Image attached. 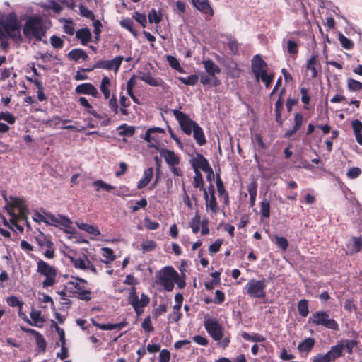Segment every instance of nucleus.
Returning a JSON list of instances; mask_svg holds the SVG:
<instances>
[{"instance_id":"f257e3e1","label":"nucleus","mask_w":362,"mask_h":362,"mask_svg":"<svg viewBox=\"0 0 362 362\" xmlns=\"http://www.w3.org/2000/svg\"><path fill=\"white\" fill-rule=\"evenodd\" d=\"M21 23L14 13H10L0 20V40L11 38L17 44L23 42Z\"/></svg>"},{"instance_id":"f03ea898","label":"nucleus","mask_w":362,"mask_h":362,"mask_svg":"<svg viewBox=\"0 0 362 362\" xmlns=\"http://www.w3.org/2000/svg\"><path fill=\"white\" fill-rule=\"evenodd\" d=\"M22 30L25 37L29 41L34 40L40 42L47 33L42 17L37 16L28 17Z\"/></svg>"},{"instance_id":"7ed1b4c3","label":"nucleus","mask_w":362,"mask_h":362,"mask_svg":"<svg viewBox=\"0 0 362 362\" xmlns=\"http://www.w3.org/2000/svg\"><path fill=\"white\" fill-rule=\"evenodd\" d=\"M267 64L259 54L255 55L251 60V71L257 82L264 83L266 88H269L274 78L273 72H267Z\"/></svg>"},{"instance_id":"20e7f679","label":"nucleus","mask_w":362,"mask_h":362,"mask_svg":"<svg viewBox=\"0 0 362 362\" xmlns=\"http://www.w3.org/2000/svg\"><path fill=\"white\" fill-rule=\"evenodd\" d=\"M204 325L209 336L214 341H218L221 347L226 349L229 346L230 336L229 334L224 336V328L216 320L205 319Z\"/></svg>"},{"instance_id":"39448f33","label":"nucleus","mask_w":362,"mask_h":362,"mask_svg":"<svg viewBox=\"0 0 362 362\" xmlns=\"http://www.w3.org/2000/svg\"><path fill=\"white\" fill-rule=\"evenodd\" d=\"M88 281L78 276H71V280L65 285V290L76 295L83 300L89 301L91 300V291L87 288Z\"/></svg>"},{"instance_id":"423d86ee","label":"nucleus","mask_w":362,"mask_h":362,"mask_svg":"<svg viewBox=\"0 0 362 362\" xmlns=\"http://www.w3.org/2000/svg\"><path fill=\"white\" fill-rule=\"evenodd\" d=\"M36 272L38 274L45 277L42 282V286L44 288L53 286L57 281V269L54 267L49 264L42 259H39L37 262Z\"/></svg>"},{"instance_id":"0eeeda50","label":"nucleus","mask_w":362,"mask_h":362,"mask_svg":"<svg viewBox=\"0 0 362 362\" xmlns=\"http://www.w3.org/2000/svg\"><path fill=\"white\" fill-rule=\"evenodd\" d=\"M308 322L315 326H322L333 331L339 330L338 322L329 317V311L319 310L313 313Z\"/></svg>"},{"instance_id":"6e6552de","label":"nucleus","mask_w":362,"mask_h":362,"mask_svg":"<svg viewBox=\"0 0 362 362\" xmlns=\"http://www.w3.org/2000/svg\"><path fill=\"white\" fill-rule=\"evenodd\" d=\"M267 280L251 279L244 287L245 293L252 298H264L267 296Z\"/></svg>"},{"instance_id":"1a4fd4ad","label":"nucleus","mask_w":362,"mask_h":362,"mask_svg":"<svg viewBox=\"0 0 362 362\" xmlns=\"http://www.w3.org/2000/svg\"><path fill=\"white\" fill-rule=\"evenodd\" d=\"M179 274L171 266L163 267L158 274V284L167 291H172L174 288L175 281L177 280Z\"/></svg>"},{"instance_id":"9d476101","label":"nucleus","mask_w":362,"mask_h":362,"mask_svg":"<svg viewBox=\"0 0 362 362\" xmlns=\"http://www.w3.org/2000/svg\"><path fill=\"white\" fill-rule=\"evenodd\" d=\"M124 60L122 56H116L111 60H99L96 62L91 68H87L83 69V71L90 72L95 69H103L108 71H113L117 74L121 66V64Z\"/></svg>"},{"instance_id":"9b49d317","label":"nucleus","mask_w":362,"mask_h":362,"mask_svg":"<svg viewBox=\"0 0 362 362\" xmlns=\"http://www.w3.org/2000/svg\"><path fill=\"white\" fill-rule=\"evenodd\" d=\"M174 117L179 123V125L182 132L187 135H191L192 130L196 124H198L195 121L192 120L190 117L183 112L178 110H171Z\"/></svg>"},{"instance_id":"f8f14e48","label":"nucleus","mask_w":362,"mask_h":362,"mask_svg":"<svg viewBox=\"0 0 362 362\" xmlns=\"http://www.w3.org/2000/svg\"><path fill=\"white\" fill-rule=\"evenodd\" d=\"M149 297L144 293L141 294V299L139 300L138 296L136 295L135 287H132L129 296V302L134 308V310L137 315H140L143 313L142 308L146 307L149 303Z\"/></svg>"},{"instance_id":"ddd939ff","label":"nucleus","mask_w":362,"mask_h":362,"mask_svg":"<svg viewBox=\"0 0 362 362\" xmlns=\"http://www.w3.org/2000/svg\"><path fill=\"white\" fill-rule=\"evenodd\" d=\"M45 223L55 227H63L66 233H73L71 231V229H73L72 221L65 216L59 215L57 217L51 214L46 213Z\"/></svg>"},{"instance_id":"4468645a","label":"nucleus","mask_w":362,"mask_h":362,"mask_svg":"<svg viewBox=\"0 0 362 362\" xmlns=\"http://www.w3.org/2000/svg\"><path fill=\"white\" fill-rule=\"evenodd\" d=\"M70 262L77 269L89 270L93 274H98L97 269L84 254L77 257H71Z\"/></svg>"},{"instance_id":"2eb2a0df","label":"nucleus","mask_w":362,"mask_h":362,"mask_svg":"<svg viewBox=\"0 0 362 362\" xmlns=\"http://www.w3.org/2000/svg\"><path fill=\"white\" fill-rule=\"evenodd\" d=\"M305 69L310 71L311 78H316L318 76V73L321 71V64L319 62L317 53H313L310 59L307 60Z\"/></svg>"},{"instance_id":"dca6fc26","label":"nucleus","mask_w":362,"mask_h":362,"mask_svg":"<svg viewBox=\"0 0 362 362\" xmlns=\"http://www.w3.org/2000/svg\"><path fill=\"white\" fill-rule=\"evenodd\" d=\"M192 165L193 167L194 171L199 170L201 169L202 171H209L211 170V166L209 165L207 159L201 153H197L196 158H194L191 160Z\"/></svg>"},{"instance_id":"f3484780","label":"nucleus","mask_w":362,"mask_h":362,"mask_svg":"<svg viewBox=\"0 0 362 362\" xmlns=\"http://www.w3.org/2000/svg\"><path fill=\"white\" fill-rule=\"evenodd\" d=\"M75 91L77 94L90 95L94 98L99 97V93L97 88L90 83H84L78 85Z\"/></svg>"},{"instance_id":"a211bd4d","label":"nucleus","mask_w":362,"mask_h":362,"mask_svg":"<svg viewBox=\"0 0 362 362\" xmlns=\"http://www.w3.org/2000/svg\"><path fill=\"white\" fill-rule=\"evenodd\" d=\"M344 346L342 342H338L336 345L332 346L330 349L325 354L330 362L334 361L336 359L343 356Z\"/></svg>"},{"instance_id":"6ab92c4d","label":"nucleus","mask_w":362,"mask_h":362,"mask_svg":"<svg viewBox=\"0 0 362 362\" xmlns=\"http://www.w3.org/2000/svg\"><path fill=\"white\" fill-rule=\"evenodd\" d=\"M191 2L203 14L209 15V17L213 16L214 11L209 3V0H191Z\"/></svg>"},{"instance_id":"aec40b11","label":"nucleus","mask_w":362,"mask_h":362,"mask_svg":"<svg viewBox=\"0 0 362 362\" xmlns=\"http://www.w3.org/2000/svg\"><path fill=\"white\" fill-rule=\"evenodd\" d=\"M92 324L96 327L97 328L102 329V330H112L117 329V330L122 329L123 327H124L127 323L125 320L119 322V323H107V324H100L95 321L93 318L90 319Z\"/></svg>"},{"instance_id":"412c9836","label":"nucleus","mask_w":362,"mask_h":362,"mask_svg":"<svg viewBox=\"0 0 362 362\" xmlns=\"http://www.w3.org/2000/svg\"><path fill=\"white\" fill-rule=\"evenodd\" d=\"M161 156L164 157L165 162L170 167L176 166L180 163L179 157L171 150L164 149L161 153Z\"/></svg>"},{"instance_id":"4be33fe9","label":"nucleus","mask_w":362,"mask_h":362,"mask_svg":"<svg viewBox=\"0 0 362 362\" xmlns=\"http://www.w3.org/2000/svg\"><path fill=\"white\" fill-rule=\"evenodd\" d=\"M140 78L147 84L151 86H163L164 82L161 78H156L152 76V75L147 72L141 73Z\"/></svg>"},{"instance_id":"5701e85b","label":"nucleus","mask_w":362,"mask_h":362,"mask_svg":"<svg viewBox=\"0 0 362 362\" xmlns=\"http://www.w3.org/2000/svg\"><path fill=\"white\" fill-rule=\"evenodd\" d=\"M202 64L206 73L211 77H214L216 74H219L221 72V69L219 66L211 59L204 60Z\"/></svg>"},{"instance_id":"b1692460","label":"nucleus","mask_w":362,"mask_h":362,"mask_svg":"<svg viewBox=\"0 0 362 362\" xmlns=\"http://www.w3.org/2000/svg\"><path fill=\"white\" fill-rule=\"evenodd\" d=\"M315 344V339L313 337H308L298 344L297 349L299 352L308 354L313 349Z\"/></svg>"},{"instance_id":"393cba45","label":"nucleus","mask_w":362,"mask_h":362,"mask_svg":"<svg viewBox=\"0 0 362 362\" xmlns=\"http://www.w3.org/2000/svg\"><path fill=\"white\" fill-rule=\"evenodd\" d=\"M76 37L81 40L83 45H86L92 38V35L88 28H81L76 32Z\"/></svg>"},{"instance_id":"a878e982","label":"nucleus","mask_w":362,"mask_h":362,"mask_svg":"<svg viewBox=\"0 0 362 362\" xmlns=\"http://www.w3.org/2000/svg\"><path fill=\"white\" fill-rule=\"evenodd\" d=\"M78 103L82 107H85L88 113L93 115L94 117L100 119L104 117L102 115L98 113L94 110L93 107L90 104L88 100L85 97H80L78 99Z\"/></svg>"},{"instance_id":"bb28decb","label":"nucleus","mask_w":362,"mask_h":362,"mask_svg":"<svg viewBox=\"0 0 362 362\" xmlns=\"http://www.w3.org/2000/svg\"><path fill=\"white\" fill-rule=\"evenodd\" d=\"M21 329L25 332L30 333L33 335H35L36 337V344L37 347L40 349L45 351L47 343L45 338L40 332L32 329H27L23 327H21Z\"/></svg>"},{"instance_id":"cd10ccee","label":"nucleus","mask_w":362,"mask_h":362,"mask_svg":"<svg viewBox=\"0 0 362 362\" xmlns=\"http://www.w3.org/2000/svg\"><path fill=\"white\" fill-rule=\"evenodd\" d=\"M67 57L69 60L77 62L80 59H82L83 61H86L88 58V56L82 49L76 48L71 50L68 53Z\"/></svg>"},{"instance_id":"c85d7f7f","label":"nucleus","mask_w":362,"mask_h":362,"mask_svg":"<svg viewBox=\"0 0 362 362\" xmlns=\"http://www.w3.org/2000/svg\"><path fill=\"white\" fill-rule=\"evenodd\" d=\"M153 175V168L152 167L148 168L144 170L143 177L139 181L137 184V189H141L148 185L151 182Z\"/></svg>"},{"instance_id":"c756f323","label":"nucleus","mask_w":362,"mask_h":362,"mask_svg":"<svg viewBox=\"0 0 362 362\" xmlns=\"http://www.w3.org/2000/svg\"><path fill=\"white\" fill-rule=\"evenodd\" d=\"M30 315L32 320H30V322H28V324L38 327H42L45 320L41 317V311L32 310Z\"/></svg>"},{"instance_id":"7c9ffc66","label":"nucleus","mask_w":362,"mask_h":362,"mask_svg":"<svg viewBox=\"0 0 362 362\" xmlns=\"http://www.w3.org/2000/svg\"><path fill=\"white\" fill-rule=\"evenodd\" d=\"M192 133L193 137L198 145L203 146L206 144V140L204 132L199 124H196L195 127L192 130Z\"/></svg>"},{"instance_id":"2f4dec72","label":"nucleus","mask_w":362,"mask_h":362,"mask_svg":"<svg viewBox=\"0 0 362 362\" xmlns=\"http://www.w3.org/2000/svg\"><path fill=\"white\" fill-rule=\"evenodd\" d=\"M110 79L107 76H103L100 85V89L103 94L104 98L106 100L109 99L110 97Z\"/></svg>"},{"instance_id":"473e14b6","label":"nucleus","mask_w":362,"mask_h":362,"mask_svg":"<svg viewBox=\"0 0 362 362\" xmlns=\"http://www.w3.org/2000/svg\"><path fill=\"white\" fill-rule=\"evenodd\" d=\"M165 131L163 129L160 127H153L148 129L145 134L144 140L148 143H158V137H151V134H154L156 133H164Z\"/></svg>"},{"instance_id":"72a5a7b5","label":"nucleus","mask_w":362,"mask_h":362,"mask_svg":"<svg viewBox=\"0 0 362 362\" xmlns=\"http://www.w3.org/2000/svg\"><path fill=\"white\" fill-rule=\"evenodd\" d=\"M13 206L18 209L19 218L22 220L27 219L28 208L27 207L26 205L23 204V203H21V202L16 199L13 202Z\"/></svg>"},{"instance_id":"f704fd0d","label":"nucleus","mask_w":362,"mask_h":362,"mask_svg":"<svg viewBox=\"0 0 362 362\" xmlns=\"http://www.w3.org/2000/svg\"><path fill=\"white\" fill-rule=\"evenodd\" d=\"M241 336L244 339L250 341L264 342L266 340V337L259 333H252L250 334L246 332H243Z\"/></svg>"},{"instance_id":"c9c22d12","label":"nucleus","mask_w":362,"mask_h":362,"mask_svg":"<svg viewBox=\"0 0 362 362\" xmlns=\"http://www.w3.org/2000/svg\"><path fill=\"white\" fill-rule=\"evenodd\" d=\"M103 256L106 259L105 260H101L102 262L107 265V267H110L109 265L111 262L116 259V256L114 254L113 250L110 247H103Z\"/></svg>"},{"instance_id":"e433bc0d","label":"nucleus","mask_w":362,"mask_h":362,"mask_svg":"<svg viewBox=\"0 0 362 362\" xmlns=\"http://www.w3.org/2000/svg\"><path fill=\"white\" fill-rule=\"evenodd\" d=\"M35 240L40 247H52L54 245L52 241L42 233L35 238Z\"/></svg>"},{"instance_id":"4c0bfd02","label":"nucleus","mask_w":362,"mask_h":362,"mask_svg":"<svg viewBox=\"0 0 362 362\" xmlns=\"http://www.w3.org/2000/svg\"><path fill=\"white\" fill-rule=\"evenodd\" d=\"M119 104H120V113L124 116H128L129 115V112L128 110V107L130 106L131 103L128 100V98L125 95H120L119 97Z\"/></svg>"},{"instance_id":"58836bf2","label":"nucleus","mask_w":362,"mask_h":362,"mask_svg":"<svg viewBox=\"0 0 362 362\" xmlns=\"http://www.w3.org/2000/svg\"><path fill=\"white\" fill-rule=\"evenodd\" d=\"M93 185L95 187V190L98 192L100 189L105 190L106 192H110L112 190L115 189V187L102 180H98L93 182Z\"/></svg>"},{"instance_id":"ea45409f","label":"nucleus","mask_w":362,"mask_h":362,"mask_svg":"<svg viewBox=\"0 0 362 362\" xmlns=\"http://www.w3.org/2000/svg\"><path fill=\"white\" fill-rule=\"evenodd\" d=\"M206 206L214 214H216L218 212V203L216 201V197L215 194H214V192L211 193L210 197L206 203Z\"/></svg>"},{"instance_id":"a19ab883","label":"nucleus","mask_w":362,"mask_h":362,"mask_svg":"<svg viewBox=\"0 0 362 362\" xmlns=\"http://www.w3.org/2000/svg\"><path fill=\"white\" fill-rule=\"evenodd\" d=\"M260 214L262 218H269L270 216V202L267 199L260 202Z\"/></svg>"},{"instance_id":"79ce46f5","label":"nucleus","mask_w":362,"mask_h":362,"mask_svg":"<svg viewBox=\"0 0 362 362\" xmlns=\"http://www.w3.org/2000/svg\"><path fill=\"white\" fill-rule=\"evenodd\" d=\"M78 227L80 229L87 232L88 233L94 235L95 236L100 234V230L98 228V227L92 226V225H89L88 223H82L78 224Z\"/></svg>"},{"instance_id":"37998d69","label":"nucleus","mask_w":362,"mask_h":362,"mask_svg":"<svg viewBox=\"0 0 362 362\" xmlns=\"http://www.w3.org/2000/svg\"><path fill=\"white\" fill-rule=\"evenodd\" d=\"M298 310L300 316L305 317L309 313L308 301L302 299L298 303Z\"/></svg>"},{"instance_id":"c03bdc74","label":"nucleus","mask_w":362,"mask_h":362,"mask_svg":"<svg viewBox=\"0 0 362 362\" xmlns=\"http://www.w3.org/2000/svg\"><path fill=\"white\" fill-rule=\"evenodd\" d=\"M284 99L278 98L275 104V116L276 121L279 123H281V111L283 110Z\"/></svg>"},{"instance_id":"a18cd8bd","label":"nucleus","mask_w":362,"mask_h":362,"mask_svg":"<svg viewBox=\"0 0 362 362\" xmlns=\"http://www.w3.org/2000/svg\"><path fill=\"white\" fill-rule=\"evenodd\" d=\"M201 217L198 213H196L189 223V226L194 233H197L200 229Z\"/></svg>"},{"instance_id":"49530a36","label":"nucleus","mask_w":362,"mask_h":362,"mask_svg":"<svg viewBox=\"0 0 362 362\" xmlns=\"http://www.w3.org/2000/svg\"><path fill=\"white\" fill-rule=\"evenodd\" d=\"M178 79L185 85L194 86L197 83L199 77L196 74H192L187 77H179Z\"/></svg>"},{"instance_id":"de8ad7c7","label":"nucleus","mask_w":362,"mask_h":362,"mask_svg":"<svg viewBox=\"0 0 362 362\" xmlns=\"http://www.w3.org/2000/svg\"><path fill=\"white\" fill-rule=\"evenodd\" d=\"M195 175L193 180V185L195 188H199L200 190L204 189V180L202 175L199 170L194 171Z\"/></svg>"},{"instance_id":"09e8293b","label":"nucleus","mask_w":362,"mask_h":362,"mask_svg":"<svg viewBox=\"0 0 362 362\" xmlns=\"http://www.w3.org/2000/svg\"><path fill=\"white\" fill-rule=\"evenodd\" d=\"M57 293L60 296L59 298V303L62 305H66L67 308H69L72 302L69 298V296L66 293V291L65 290L57 291Z\"/></svg>"},{"instance_id":"8fccbe9b","label":"nucleus","mask_w":362,"mask_h":362,"mask_svg":"<svg viewBox=\"0 0 362 362\" xmlns=\"http://www.w3.org/2000/svg\"><path fill=\"white\" fill-rule=\"evenodd\" d=\"M339 40L341 46L346 49H351L354 47V42L344 36L342 33L339 35Z\"/></svg>"},{"instance_id":"3c124183","label":"nucleus","mask_w":362,"mask_h":362,"mask_svg":"<svg viewBox=\"0 0 362 362\" xmlns=\"http://www.w3.org/2000/svg\"><path fill=\"white\" fill-rule=\"evenodd\" d=\"M78 8H79L80 14L82 16H83L86 18H88L90 20H92L93 21H95V15L92 11L89 10L88 8H86L84 5H83L81 4H79Z\"/></svg>"},{"instance_id":"603ef678","label":"nucleus","mask_w":362,"mask_h":362,"mask_svg":"<svg viewBox=\"0 0 362 362\" xmlns=\"http://www.w3.org/2000/svg\"><path fill=\"white\" fill-rule=\"evenodd\" d=\"M7 304L11 307H18L19 310H22L24 303L18 299V297L12 296L6 299Z\"/></svg>"},{"instance_id":"864d4df0","label":"nucleus","mask_w":362,"mask_h":362,"mask_svg":"<svg viewBox=\"0 0 362 362\" xmlns=\"http://www.w3.org/2000/svg\"><path fill=\"white\" fill-rule=\"evenodd\" d=\"M347 86L350 90L358 91L362 89V83L353 78H349Z\"/></svg>"},{"instance_id":"5fc2aeb1","label":"nucleus","mask_w":362,"mask_h":362,"mask_svg":"<svg viewBox=\"0 0 362 362\" xmlns=\"http://www.w3.org/2000/svg\"><path fill=\"white\" fill-rule=\"evenodd\" d=\"M157 244L154 240H147L142 243L141 249L143 250V252H147L154 250Z\"/></svg>"},{"instance_id":"6e6d98bb","label":"nucleus","mask_w":362,"mask_h":362,"mask_svg":"<svg viewBox=\"0 0 362 362\" xmlns=\"http://www.w3.org/2000/svg\"><path fill=\"white\" fill-rule=\"evenodd\" d=\"M167 62L173 69L177 70L179 71H182V68L181 67L179 61L175 57L171 55L167 56Z\"/></svg>"},{"instance_id":"4d7b16f0","label":"nucleus","mask_w":362,"mask_h":362,"mask_svg":"<svg viewBox=\"0 0 362 362\" xmlns=\"http://www.w3.org/2000/svg\"><path fill=\"white\" fill-rule=\"evenodd\" d=\"M108 107L115 115L118 114L119 112L117 99L115 95H113L112 98L110 97L108 101Z\"/></svg>"},{"instance_id":"13d9d810","label":"nucleus","mask_w":362,"mask_h":362,"mask_svg":"<svg viewBox=\"0 0 362 362\" xmlns=\"http://www.w3.org/2000/svg\"><path fill=\"white\" fill-rule=\"evenodd\" d=\"M50 43L54 48L58 49H62L64 45V40L54 35L50 37Z\"/></svg>"},{"instance_id":"bf43d9fd","label":"nucleus","mask_w":362,"mask_h":362,"mask_svg":"<svg viewBox=\"0 0 362 362\" xmlns=\"http://www.w3.org/2000/svg\"><path fill=\"white\" fill-rule=\"evenodd\" d=\"M93 25L94 27V33H95V43H98L100 38V33L102 23L99 20H95L93 22Z\"/></svg>"},{"instance_id":"052dcab7","label":"nucleus","mask_w":362,"mask_h":362,"mask_svg":"<svg viewBox=\"0 0 362 362\" xmlns=\"http://www.w3.org/2000/svg\"><path fill=\"white\" fill-rule=\"evenodd\" d=\"M223 243V240L222 239L218 238L214 243L210 245L209 247V252L210 255H213L214 254L218 252L220 250V248Z\"/></svg>"},{"instance_id":"680f3d73","label":"nucleus","mask_w":362,"mask_h":362,"mask_svg":"<svg viewBox=\"0 0 362 362\" xmlns=\"http://www.w3.org/2000/svg\"><path fill=\"white\" fill-rule=\"evenodd\" d=\"M120 25L122 28L128 30L132 33L135 34V30L134 29V22L132 19L129 18L122 19L120 21Z\"/></svg>"},{"instance_id":"e2e57ef3","label":"nucleus","mask_w":362,"mask_h":362,"mask_svg":"<svg viewBox=\"0 0 362 362\" xmlns=\"http://www.w3.org/2000/svg\"><path fill=\"white\" fill-rule=\"evenodd\" d=\"M119 129H123L119 132L120 136H132L134 133V128L132 126H128L126 124H123L119 127Z\"/></svg>"},{"instance_id":"0e129e2a","label":"nucleus","mask_w":362,"mask_h":362,"mask_svg":"<svg viewBox=\"0 0 362 362\" xmlns=\"http://www.w3.org/2000/svg\"><path fill=\"white\" fill-rule=\"evenodd\" d=\"M343 343L344 349H346L348 354H351L353 353V349L357 345V341L354 339L341 341Z\"/></svg>"},{"instance_id":"69168bd1","label":"nucleus","mask_w":362,"mask_h":362,"mask_svg":"<svg viewBox=\"0 0 362 362\" xmlns=\"http://www.w3.org/2000/svg\"><path fill=\"white\" fill-rule=\"evenodd\" d=\"M275 243L283 251H286L288 247V242L284 237L275 236Z\"/></svg>"},{"instance_id":"338daca9","label":"nucleus","mask_w":362,"mask_h":362,"mask_svg":"<svg viewBox=\"0 0 362 362\" xmlns=\"http://www.w3.org/2000/svg\"><path fill=\"white\" fill-rule=\"evenodd\" d=\"M0 120H4L10 124H13L16 122L15 117L8 112H0Z\"/></svg>"},{"instance_id":"774afa93","label":"nucleus","mask_w":362,"mask_h":362,"mask_svg":"<svg viewBox=\"0 0 362 362\" xmlns=\"http://www.w3.org/2000/svg\"><path fill=\"white\" fill-rule=\"evenodd\" d=\"M148 21L150 23H158L161 21L160 16L157 13L156 9H151L148 15Z\"/></svg>"}]
</instances>
